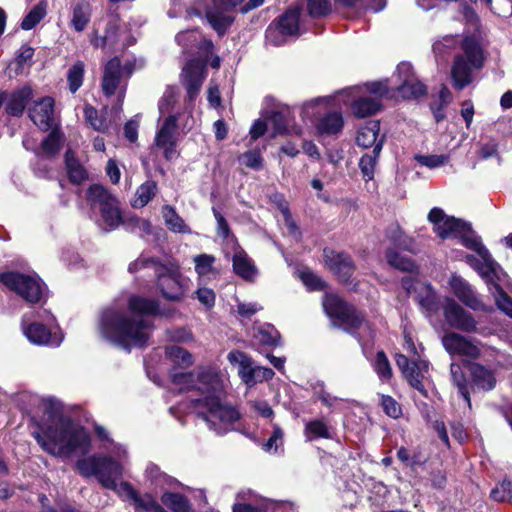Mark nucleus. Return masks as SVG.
Here are the masks:
<instances>
[{
    "instance_id": "obj_4",
    "label": "nucleus",
    "mask_w": 512,
    "mask_h": 512,
    "mask_svg": "<svg viewBox=\"0 0 512 512\" xmlns=\"http://www.w3.org/2000/svg\"><path fill=\"white\" fill-rule=\"evenodd\" d=\"M95 432L104 442L102 448L107 453L78 460V471L84 477L95 476L104 488L116 491L123 500L132 504L138 492L129 482L116 483V479L124 474L128 463L127 449L121 444L114 443L104 427L95 426Z\"/></svg>"
},
{
    "instance_id": "obj_40",
    "label": "nucleus",
    "mask_w": 512,
    "mask_h": 512,
    "mask_svg": "<svg viewBox=\"0 0 512 512\" xmlns=\"http://www.w3.org/2000/svg\"><path fill=\"white\" fill-rule=\"evenodd\" d=\"M156 193V182L148 180L137 188L131 204L134 208H143L153 199Z\"/></svg>"
},
{
    "instance_id": "obj_14",
    "label": "nucleus",
    "mask_w": 512,
    "mask_h": 512,
    "mask_svg": "<svg viewBox=\"0 0 512 512\" xmlns=\"http://www.w3.org/2000/svg\"><path fill=\"white\" fill-rule=\"evenodd\" d=\"M179 114H172L164 118L159 124L158 130L154 139L155 148L162 151L163 156L166 160L172 161L179 156L176 149L178 132H177V121L179 120Z\"/></svg>"
},
{
    "instance_id": "obj_64",
    "label": "nucleus",
    "mask_w": 512,
    "mask_h": 512,
    "mask_svg": "<svg viewBox=\"0 0 512 512\" xmlns=\"http://www.w3.org/2000/svg\"><path fill=\"white\" fill-rule=\"evenodd\" d=\"M264 512H298L289 502L265 501Z\"/></svg>"
},
{
    "instance_id": "obj_25",
    "label": "nucleus",
    "mask_w": 512,
    "mask_h": 512,
    "mask_svg": "<svg viewBox=\"0 0 512 512\" xmlns=\"http://www.w3.org/2000/svg\"><path fill=\"white\" fill-rule=\"evenodd\" d=\"M395 360L397 366L402 371L409 384L421 393H424V386L422 381L428 373V362L425 360H418L416 364L417 375H414V367H410L412 362H410L405 355L397 354Z\"/></svg>"
},
{
    "instance_id": "obj_19",
    "label": "nucleus",
    "mask_w": 512,
    "mask_h": 512,
    "mask_svg": "<svg viewBox=\"0 0 512 512\" xmlns=\"http://www.w3.org/2000/svg\"><path fill=\"white\" fill-rule=\"evenodd\" d=\"M442 344L451 356L458 355L468 359H478L481 355V350L476 343L455 332L445 334Z\"/></svg>"
},
{
    "instance_id": "obj_32",
    "label": "nucleus",
    "mask_w": 512,
    "mask_h": 512,
    "mask_svg": "<svg viewBox=\"0 0 512 512\" xmlns=\"http://www.w3.org/2000/svg\"><path fill=\"white\" fill-rule=\"evenodd\" d=\"M379 131V121L367 122L359 129L356 136V143L363 148H374L379 141L383 142V137L379 138Z\"/></svg>"
},
{
    "instance_id": "obj_31",
    "label": "nucleus",
    "mask_w": 512,
    "mask_h": 512,
    "mask_svg": "<svg viewBox=\"0 0 512 512\" xmlns=\"http://www.w3.org/2000/svg\"><path fill=\"white\" fill-rule=\"evenodd\" d=\"M118 27L119 19L116 16H111L107 22L105 34L98 36L97 32H94L91 37V44L95 48H113L118 42Z\"/></svg>"
},
{
    "instance_id": "obj_12",
    "label": "nucleus",
    "mask_w": 512,
    "mask_h": 512,
    "mask_svg": "<svg viewBox=\"0 0 512 512\" xmlns=\"http://www.w3.org/2000/svg\"><path fill=\"white\" fill-rule=\"evenodd\" d=\"M323 308L326 314L334 320V322L348 328H358L363 323V317L355 310L354 307L345 303L336 294H326L323 299Z\"/></svg>"
},
{
    "instance_id": "obj_39",
    "label": "nucleus",
    "mask_w": 512,
    "mask_h": 512,
    "mask_svg": "<svg viewBox=\"0 0 512 512\" xmlns=\"http://www.w3.org/2000/svg\"><path fill=\"white\" fill-rule=\"evenodd\" d=\"M91 18V6L88 2L82 1L76 4L72 11L71 26L77 31L82 32Z\"/></svg>"
},
{
    "instance_id": "obj_8",
    "label": "nucleus",
    "mask_w": 512,
    "mask_h": 512,
    "mask_svg": "<svg viewBox=\"0 0 512 512\" xmlns=\"http://www.w3.org/2000/svg\"><path fill=\"white\" fill-rule=\"evenodd\" d=\"M55 327V317L43 308L24 313L21 319V331L27 340L34 345L59 346L63 337L53 332Z\"/></svg>"
},
{
    "instance_id": "obj_30",
    "label": "nucleus",
    "mask_w": 512,
    "mask_h": 512,
    "mask_svg": "<svg viewBox=\"0 0 512 512\" xmlns=\"http://www.w3.org/2000/svg\"><path fill=\"white\" fill-rule=\"evenodd\" d=\"M228 360L233 365H238V374L241 380L249 387L253 386L251 376L255 365L250 357L240 351H231Z\"/></svg>"
},
{
    "instance_id": "obj_44",
    "label": "nucleus",
    "mask_w": 512,
    "mask_h": 512,
    "mask_svg": "<svg viewBox=\"0 0 512 512\" xmlns=\"http://www.w3.org/2000/svg\"><path fill=\"white\" fill-rule=\"evenodd\" d=\"M65 163L68 172L69 179L73 183H81L87 179L88 175L83 166L75 158V154L68 150L65 154Z\"/></svg>"
},
{
    "instance_id": "obj_17",
    "label": "nucleus",
    "mask_w": 512,
    "mask_h": 512,
    "mask_svg": "<svg viewBox=\"0 0 512 512\" xmlns=\"http://www.w3.org/2000/svg\"><path fill=\"white\" fill-rule=\"evenodd\" d=\"M300 10L288 9L278 20L275 27L269 26L266 30V40L274 46L285 42L286 36H296L299 33Z\"/></svg>"
},
{
    "instance_id": "obj_55",
    "label": "nucleus",
    "mask_w": 512,
    "mask_h": 512,
    "mask_svg": "<svg viewBox=\"0 0 512 512\" xmlns=\"http://www.w3.org/2000/svg\"><path fill=\"white\" fill-rule=\"evenodd\" d=\"M415 160L422 166L430 169L441 167L448 163L449 155L446 154H432V155H416Z\"/></svg>"
},
{
    "instance_id": "obj_37",
    "label": "nucleus",
    "mask_w": 512,
    "mask_h": 512,
    "mask_svg": "<svg viewBox=\"0 0 512 512\" xmlns=\"http://www.w3.org/2000/svg\"><path fill=\"white\" fill-rule=\"evenodd\" d=\"M253 338L255 344L272 347L279 344L280 335L274 326L262 324L253 328Z\"/></svg>"
},
{
    "instance_id": "obj_3",
    "label": "nucleus",
    "mask_w": 512,
    "mask_h": 512,
    "mask_svg": "<svg viewBox=\"0 0 512 512\" xmlns=\"http://www.w3.org/2000/svg\"><path fill=\"white\" fill-rule=\"evenodd\" d=\"M159 313L156 300L132 295L127 305H112L99 317L98 330L107 341L128 351L132 347H144L153 330L151 316Z\"/></svg>"
},
{
    "instance_id": "obj_52",
    "label": "nucleus",
    "mask_w": 512,
    "mask_h": 512,
    "mask_svg": "<svg viewBox=\"0 0 512 512\" xmlns=\"http://www.w3.org/2000/svg\"><path fill=\"white\" fill-rule=\"evenodd\" d=\"M373 368L382 382H387L392 377V368L383 351H378L373 363Z\"/></svg>"
},
{
    "instance_id": "obj_33",
    "label": "nucleus",
    "mask_w": 512,
    "mask_h": 512,
    "mask_svg": "<svg viewBox=\"0 0 512 512\" xmlns=\"http://www.w3.org/2000/svg\"><path fill=\"white\" fill-rule=\"evenodd\" d=\"M473 382L483 390H492L496 385V377L492 370L479 363H471L469 366Z\"/></svg>"
},
{
    "instance_id": "obj_41",
    "label": "nucleus",
    "mask_w": 512,
    "mask_h": 512,
    "mask_svg": "<svg viewBox=\"0 0 512 512\" xmlns=\"http://www.w3.org/2000/svg\"><path fill=\"white\" fill-rule=\"evenodd\" d=\"M304 436L309 442L317 438L330 439V427L322 419L308 421L304 427Z\"/></svg>"
},
{
    "instance_id": "obj_16",
    "label": "nucleus",
    "mask_w": 512,
    "mask_h": 512,
    "mask_svg": "<svg viewBox=\"0 0 512 512\" xmlns=\"http://www.w3.org/2000/svg\"><path fill=\"white\" fill-rule=\"evenodd\" d=\"M157 283L162 295L169 300H180L186 291V284L174 266H156Z\"/></svg>"
},
{
    "instance_id": "obj_56",
    "label": "nucleus",
    "mask_w": 512,
    "mask_h": 512,
    "mask_svg": "<svg viewBox=\"0 0 512 512\" xmlns=\"http://www.w3.org/2000/svg\"><path fill=\"white\" fill-rule=\"evenodd\" d=\"M84 116L86 122L89 123L94 130L99 132H105L108 128L106 120L101 117H98V112L94 107L86 106L84 108Z\"/></svg>"
},
{
    "instance_id": "obj_20",
    "label": "nucleus",
    "mask_w": 512,
    "mask_h": 512,
    "mask_svg": "<svg viewBox=\"0 0 512 512\" xmlns=\"http://www.w3.org/2000/svg\"><path fill=\"white\" fill-rule=\"evenodd\" d=\"M449 286L453 294L467 307L475 311L489 312L492 310L481 301L471 285L462 277L456 274L451 275Z\"/></svg>"
},
{
    "instance_id": "obj_23",
    "label": "nucleus",
    "mask_w": 512,
    "mask_h": 512,
    "mask_svg": "<svg viewBox=\"0 0 512 512\" xmlns=\"http://www.w3.org/2000/svg\"><path fill=\"white\" fill-rule=\"evenodd\" d=\"M324 261L341 282H348L354 273L355 266L350 255L346 253L325 249Z\"/></svg>"
},
{
    "instance_id": "obj_50",
    "label": "nucleus",
    "mask_w": 512,
    "mask_h": 512,
    "mask_svg": "<svg viewBox=\"0 0 512 512\" xmlns=\"http://www.w3.org/2000/svg\"><path fill=\"white\" fill-rule=\"evenodd\" d=\"M290 110L288 107L272 112L269 122L273 126V136L283 134L288 131V117Z\"/></svg>"
},
{
    "instance_id": "obj_7",
    "label": "nucleus",
    "mask_w": 512,
    "mask_h": 512,
    "mask_svg": "<svg viewBox=\"0 0 512 512\" xmlns=\"http://www.w3.org/2000/svg\"><path fill=\"white\" fill-rule=\"evenodd\" d=\"M352 97H357L351 103L355 117L366 118L382 109V99L395 98V91L389 87L388 80L374 81L364 87H351L343 91Z\"/></svg>"
},
{
    "instance_id": "obj_62",
    "label": "nucleus",
    "mask_w": 512,
    "mask_h": 512,
    "mask_svg": "<svg viewBox=\"0 0 512 512\" xmlns=\"http://www.w3.org/2000/svg\"><path fill=\"white\" fill-rule=\"evenodd\" d=\"M330 8L329 0H307V9L312 17L325 16Z\"/></svg>"
},
{
    "instance_id": "obj_54",
    "label": "nucleus",
    "mask_w": 512,
    "mask_h": 512,
    "mask_svg": "<svg viewBox=\"0 0 512 512\" xmlns=\"http://www.w3.org/2000/svg\"><path fill=\"white\" fill-rule=\"evenodd\" d=\"M331 97H317L305 102L301 106L300 115L303 120L311 119L316 113H318L319 106L321 104L329 105Z\"/></svg>"
},
{
    "instance_id": "obj_42",
    "label": "nucleus",
    "mask_w": 512,
    "mask_h": 512,
    "mask_svg": "<svg viewBox=\"0 0 512 512\" xmlns=\"http://www.w3.org/2000/svg\"><path fill=\"white\" fill-rule=\"evenodd\" d=\"M162 215L165 224L174 233L190 234V228L185 224L184 220L176 213L175 209L169 205L162 208Z\"/></svg>"
},
{
    "instance_id": "obj_35",
    "label": "nucleus",
    "mask_w": 512,
    "mask_h": 512,
    "mask_svg": "<svg viewBox=\"0 0 512 512\" xmlns=\"http://www.w3.org/2000/svg\"><path fill=\"white\" fill-rule=\"evenodd\" d=\"M160 499L161 503L172 512H194L189 499L183 494L164 491Z\"/></svg>"
},
{
    "instance_id": "obj_57",
    "label": "nucleus",
    "mask_w": 512,
    "mask_h": 512,
    "mask_svg": "<svg viewBox=\"0 0 512 512\" xmlns=\"http://www.w3.org/2000/svg\"><path fill=\"white\" fill-rule=\"evenodd\" d=\"M511 491L512 482L504 480L491 490L490 497L497 502H510L512 494Z\"/></svg>"
},
{
    "instance_id": "obj_48",
    "label": "nucleus",
    "mask_w": 512,
    "mask_h": 512,
    "mask_svg": "<svg viewBox=\"0 0 512 512\" xmlns=\"http://www.w3.org/2000/svg\"><path fill=\"white\" fill-rule=\"evenodd\" d=\"M63 142V134L58 129L52 130L42 142V153L46 156H54L61 149Z\"/></svg>"
},
{
    "instance_id": "obj_6",
    "label": "nucleus",
    "mask_w": 512,
    "mask_h": 512,
    "mask_svg": "<svg viewBox=\"0 0 512 512\" xmlns=\"http://www.w3.org/2000/svg\"><path fill=\"white\" fill-rule=\"evenodd\" d=\"M173 5L184 4L188 16L206 18L211 27L223 35L234 21L233 9L244 0H171Z\"/></svg>"
},
{
    "instance_id": "obj_24",
    "label": "nucleus",
    "mask_w": 512,
    "mask_h": 512,
    "mask_svg": "<svg viewBox=\"0 0 512 512\" xmlns=\"http://www.w3.org/2000/svg\"><path fill=\"white\" fill-rule=\"evenodd\" d=\"M55 101L52 97H43L29 110V117L40 129L46 131L55 124Z\"/></svg>"
},
{
    "instance_id": "obj_61",
    "label": "nucleus",
    "mask_w": 512,
    "mask_h": 512,
    "mask_svg": "<svg viewBox=\"0 0 512 512\" xmlns=\"http://www.w3.org/2000/svg\"><path fill=\"white\" fill-rule=\"evenodd\" d=\"M177 91L174 87H169L159 101L158 108L160 115L169 113L176 102Z\"/></svg>"
},
{
    "instance_id": "obj_51",
    "label": "nucleus",
    "mask_w": 512,
    "mask_h": 512,
    "mask_svg": "<svg viewBox=\"0 0 512 512\" xmlns=\"http://www.w3.org/2000/svg\"><path fill=\"white\" fill-rule=\"evenodd\" d=\"M135 512H156L160 503L151 493L139 494L132 502Z\"/></svg>"
},
{
    "instance_id": "obj_63",
    "label": "nucleus",
    "mask_w": 512,
    "mask_h": 512,
    "mask_svg": "<svg viewBox=\"0 0 512 512\" xmlns=\"http://www.w3.org/2000/svg\"><path fill=\"white\" fill-rule=\"evenodd\" d=\"M239 161L248 168L259 170L263 166V158L258 151H248L239 157Z\"/></svg>"
},
{
    "instance_id": "obj_34",
    "label": "nucleus",
    "mask_w": 512,
    "mask_h": 512,
    "mask_svg": "<svg viewBox=\"0 0 512 512\" xmlns=\"http://www.w3.org/2000/svg\"><path fill=\"white\" fill-rule=\"evenodd\" d=\"M145 475L155 487H159L160 489H175L181 486L179 481L162 472L160 468L153 463L147 465Z\"/></svg>"
},
{
    "instance_id": "obj_47",
    "label": "nucleus",
    "mask_w": 512,
    "mask_h": 512,
    "mask_svg": "<svg viewBox=\"0 0 512 512\" xmlns=\"http://www.w3.org/2000/svg\"><path fill=\"white\" fill-rule=\"evenodd\" d=\"M166 356L175 364L182 367H189L194 364L193 355L182 347L172 345L166 348Z\"/></svg>"
},
{
    "instance_id": "obj_26",
    "label": "nucleus",
    "mask_w": 512,
    "mask_h": 512,
    "mask_svg": "<svg viewBox=\"0 0 512 512\" xmlns=\"http://www.w3.org/2000/svg\"><path fill=\"white\" fill-rule=\"evenodd\" d=\"M232 262L234 272L241 278L252 281L257 275V269L251 258L236 243H232Z\"/></svg>"
},
{
    "instance_id": "obj_21",
    "label": "nucleus",
    "mask_w": 512,
    "mask_h": 512,
    "mask_svg": "<svg viewBox=\"0 0 512 512\" xmlns=\"http://www.w3.org/2000/svg\"><path fill=\"white\" fill-rule=\"evenodd\" d=\"M444 316L447 323L453 328L467 333L477 330V322L472 314L464 310L453 299L446 300Z\"/></svg>"
},
{
    "instance_id": "obj_11",
    "label": "nucleus",
    "mask_w": 512,
    "mask_h": 512,
    "mask_svg": "<svg viewBox=\"0 0 512 512\" xmlns=\"http://www.w3.org/2000/svg\"><path fill=\"white\" fill-rule=\"evenodd\" d=\"M0 282L29 303H38L43 297L44 284L35 275L7 272L0 274Z\"/></svg>"
},
{
    "instance_id": "obj_60",
    "label": "nucleus",
    "mask_w": 512,
    "mask_h": 512,
    "mask_svg": "<svg viewBox=\"0 0 512 512\" xmlns=\"http://www.w3.org/2000/svg\"><path fill=\"white\" fill-rule=\"evenodd\" d=\"M490 6L494 14L500 17H508L512 14L511 0H484Z\"/></svg>"
},
{
    "instance_id": "obj_59",
    "label": "nucleus",
    "mask_w": 512,
    "mask_h": 512,
    "mask_svg": "<svg viewBox=\"0 0 512 512\" xmlns=\"http://www.w3.org/2000/svg\"><path fill=\"white\" fill-rule=\"evenodd\" d=\"M299 277L303 284L309 290H323L325 288L324 281L315 273L310 270H302L299 272Z\"/></svg>"
},
{
    "instance_id": "obj_15",
    "label": "nucleus",
    "mask_w": 512,
    "mask_h": 512,
    "mask_svg": "<svg viewBox=\"0 0 512 512\" xmlns=\"http://www.w3.org/2000/svg\"><path fill=\"white\" fill-rule=\"evenodd\" d=\"M395 76L398 84L393 90L395 94L398 93L403 99H416L426 94V86L416 77L410 63H400L397 66ZM390 88L392 89V87Z\"/></svg>"
},
{
    "instance_id": "obj_13",
    "label": "nucleus",
    "mask_w": 512,
    "mask_h": 512,
    "mask_svg": "<svg viewBox=\"0 0 512 512\" xmlns=\"http://www.w3.org/2000/svg\"><path fill=\"white\" fill-rule=\"evenodd\" d=\"M132 73V68L120 65V60L115 57L105 65L102 89L107 96L117 94L119 101H123L126 90V79Z\"/></svg>"
},
{
    "instance_id": "obj_43",
    "label": "nucleus",
    "mask_w": 512,
    "mask_h": 512,
    "mask_svg": "<svg viewBox=\"0 0 512 512\" xmlns=\"http://www.w3.org/2000/svg\"><path fill=\"white\" fill-rule=\"evenodd\" d=\"M387 236L397 247L412 253L417 251L415 241L407 236L398 225L391 226L387 231Z\"/></svg>"
},
{
    "instance_id": "obj_45",
    "label": "nucleus",
    "mask_w": 512,
    "mask_h": 512,
    "mask_svg": "<svg viewBox=\"0 0 512 512\" xmlns=\"http://www.w3.org/2000/svg\"><path fill=\"white\" fill-rule=\"evenodd\" d=\"M450 374L454 385L458 388V392L463 400L468 404L470 403V396L468 391V384L466 376L462 370V367L458 363H451Z\"/></svg>"
},
{
    "instance_id": "obj_46",
    "label": "nucleus",
    "mask_w": 512,
    "mask_h": 512,
    "mask_svg": "<svg viewBox=\"0 0 512 512\" xmlns=\"http://www.w3.org/2000/svg\"><path fill=\"white\" fill-rule=\"evenodd\" d=\"M47 14V2L40 1L27 13L21 22L23 30L33 29Z\"/></svg>"
},
{
    "instance_id": "obj_49",
    "label": "nucleus",
    "mask_w": 512,
    "mask_h": 512,
    "mask_svg": "<svg viewBox=\"0 0 512 512\" xmlns=\"http://www.w3.org/2000/svg\"><path fill=\"white\" fill-rule=\"evenodd\" d=\"M85 65L82 61H76L67 72V81L71 93H75L82 86Z\"/></svg>"
},
{
    "instance_id": "obj_28",
    "label": "nucleus",
    "mask_w": 512,
    "mask_h": 512,
    "mask_svg": "<svg viewBox=\"0 0 512 512\" xmlns=\"http://www.w3.org/2000/svg\"><path fill=\"white\" fill-rule=\"evenodd\" d=\"M344 120L341 112L331 111L325 113L314 122L317 135H336L341 132Z\"/></svg>"
},
{
    "instance_id": "obj_18",
    "label": "nucleus",
    "mask_w": 512,
    "mask_h": 512,
    "mask_svg": "<svg viewBox=\"0 0 512 512\" xmlns=\"http://www.w3.org/2000/svg\"><path fill=\"white\" fill-rule=\"evenodd\" d=\"M403 288L411 294H416V299L419 305L427 312L428 315H432L439 310V301L430 284L416 281L412 277H404L402 279Z\"/></svg>"
},
{
    "instance_id": "obj_10",
    "label": "nucleus",
    "mask_w": 512,
    "mask_h": 512,
    "mask_svg": "<svg viewBox=\"0 0 512 512\" xmlns=\"http://www.w3.org/2000/svg\"><path fill=\"white\" fill-rule=\"evenodd\" d=\"M86 197L93 209H99L103 229L111 231L123 223L118 199L104 186L99 184L91 185L87 190Z\"/></svg>"
},
{
    "instance_id": "obj_36",
    "label": "nucleus",
    "mask_w": 512,
    "mask_h": 512,
    "mask_svg": "<svg viewBox=\"0 0 512 512\" xmlns=\"http://www.w3.org/2000/svg\"><path fill=\"white\" fill-rule=\"evenodd\" d=\"M215 261L216 259L213 255L205 253L193 257L195 272L200 281L210 280L216 275Z\"/></svg>"
},
{
    "instance_id": "obj_58",
    "label": "nucleus",
    "mask_w": 512,
    "mask_h": 512,
    "mask_svg": "<svg viewBox=\"0 0 512 512\" xmlns=\"http://www.w3.org/2000/svg\"><path fill=\"white\" fill-rule=\"evenodd\" d=\"M283 430L278 426H273V433L263 445V449L269 453H277L279 448L283 446Z\"/></svg>"
},
{
    "instance_id": "obj_27",
    "label": "nucleus",
    "mask_w": 512,
    "mask_h": 512,
    "mask_svg": "<svg viewBox=\"0 0 512 512\" xmlns=\"http://www.w3.org/2000/svg\"><path fill=\"white\" fill-rule=\"evenodd\" d=\"M33 97V90L30 86H23L6 96L5 110L7 114L19 117L23 114L27 103Z\"/></svg>"
},
{
    "instance_id": "obj_1",
    "label": "nucleus",
    "mask_w": 512,
    "mask_h": 512,
    "mask_svg": "<svg viewBox=\"0 0 512 512\" xmlns=\"http://www.w3.org/2000/svg\"><path fill=\"white\" fill-rule=\"evenodd\" d=\"M171 380L180 391L199 393L194 400L197 416L217 435L231 431L240 419L238 410L225 402L229 375L216 364L202 365L191 372H173Z\"/></svg>"
},
{
    "instance_id": "obj_5",
    "label": "nucleus",
    "mask_w": 512,
    "mask_h": 512,
    "mask_svg": "<svg viewBox=\"0 0 512 512\" xmlns=\"http://www.w3.org/2000/svg\"><path fill=\"white\" fill-rule=\"evenodd\" d=\"M35 439L47 453L58 457L73 454H87L91 439L86 429L69 417H55L41 432H35Z\"/></svg>"
},
{
    "instance_id": "obj_53",
    "label": "nucleus",
    "mask_w": 512,
    "mask_h": 512,
    "mask_svg": "<svg viewBox=\"0 0 512 512\" xmlns=\"http://www.w3.org/2000/svg\"><path fill=\"white\" fill-rule=\"evenodd\" d=\"M386 259L390 266L402 271L413 272L416 268L414 262L410 258L402 256L394 250L387 251Z\"/></svg>"
},
{
    "instance_id": "obj_2",
    "label": "nucleus",
    "mask_w": 512,
    "mask_h": 512,
    "mask_svg": "<svg viewBox=\"0 0 512 512\" xmlns=\"http://www.w3.org/2000/svg\"><path fill=\"white\" fill-rule=\"evenodd\" d=\"M428 221L433 225L434 232L442 239L458 238L462 245L477 253L466 255V262L475 269L486 281L489 291L494 296L497 307L512 318V299L503 291L499 283L507 274L491 257L479 237L475 235L469 224L452 216H448L441 208L434 207L428 213Z\"/></svg>"
},
{
    "instance_id": "obj_29",
    "label": "nucleus",
    "mask_w": 512,
    "mask_h": 512,
    "mask_svg": "<svg viewBox=\"0 0 512 512\" xmlns=\"http://www.w3.org/2000/svg\"><path fill=\"white\" fill-rule=\"evenodd\" d=\"M176 42L188 53H192L194 48L199 45L206 51H210L213 48V43L210 40L203 39L201 33L195 29L178 33L176 35Z\"/></svg>"
},
{
    "instance_id": "obj_22",
    "label": "nucleus",
    "mask_w": 512,
    "mask_h": 512,
    "mask_svg": "<svg viewBox=\"0 0 512 512\" xmlns=\"http://www.w3.org/2000/svg\"><path fill=\"white\" fill-rule=\"evenodd\" d=\"M205 76V64L200 60H191L183 68L182 82L186 87L189 102L194 101L199 94Z\"/></svg>"
},
{
    "instance_id": "obj_38",
    "label": "nucleus",
    "mask_w": 512,
    "mask_h": 512,
    "mask_svg": "<svg viewBox=\"0 0 512 512\" xmlns=\"http://www.w3.org/2000/svg\"><path fill=\"white\" fill-rule=\"evenodd\" d=\"M382 150V141H379L370 153L364 154L359 161V168L366 181L372 180L375 173L377 159Z\"/></svg>"
},
{
    "instance_id": "obj_9",
    "label": "nucleus",
    "mask_w": 512,
    "mask_h": 512,
    "mask_svg": "<svg viewBox=\"0 0 512 512\" xmlns=\"http://www.w3.org/2000/svg\"><path fill=\"white\" fill-rule=\"evenodd\" d=\"M463 54L455 57L451 68L453 86L461 90L472 82V72L482 68L484 56L476 39L466 37L462 41Z\"/></svg>"
}]
</instances>
